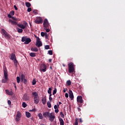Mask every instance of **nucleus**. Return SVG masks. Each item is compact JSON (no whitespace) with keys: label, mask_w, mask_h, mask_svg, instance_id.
<instances>
[{"label":"nucleus","mask_w":125,"mask_h":125,"mask_svg":"<svg viewBox=\"0 0 125 125\" xmlns=\"http://www.w3.org/2000/svg\"><path fill=\"white\" fill-rule=\"evenodd\" d=\"M3 73H4V77L5 79L2 80V83H5L7 80H8V77L7 75V70L6 69V67H3Z\"/></svg>","instance_id":"1"},{"label":"nucleus","mask_w":125,"mask_h":125,"mask_svg":"<svg viewBox=\"0 0 125 125\" xmlns=\"http://www.w3.org/2000/svg\"><path fill=\"white\" fill-rule=\"evenodd\" d=\"M32 95L34 96V103H35V104H39V103L40 102V98H39V95L37 92H32Z\"/></svg>","instance_id":"2"},{"label":"nucleus","mask_w":125,"mask_h":125,"mask_svg":"<svg viewBox=\"0 0 125 125\" xmlns=\"http://www.w3.org/2000/svg\"><path fill=\"white\" fill-rule=\"evenodd\" d=\"M68 72L70 73V74L72 73H74L75 71V67L74 65V63L70 62L68 64Z\"/></svg>","instance_id":"3"},{"label":"nucleus","mask_w":125,"mask_h":125,"mask_svg":"<svg viewBox=\"0 0 125 125\" xmlns=\"http://www.w3.org/2000/svg\"><path fill=\"white\" fill-rule=\"evenodd\" d=\"M1 34H2L3 36H4V38L6 40H10V37L11 36H10V35H9V34H8L7 32L5 31V30H4V29H1Z\"/></svg>","instance_id":"4"},{"label":"nucleus","mask_w":125,"mask_h":125,"mask_svg":"<svg viewBox=\"0 0 125 125\" xmlns=\"http://www.w3.org/2000/svg\"><path fill=\"white\" fill-rule=\"evenodd\" d=\"M21 117H22L21 112L20 111H18L16 116L15 121L20 122V121L21 120Z\"/></svg>","instance_id":"5"},{"label":"nucleus","mask_w":125,"mask_h":125,"mask_svg":"<svg viewBox=\"0 0 125 125\" xmlns=\"http://www.w3.org/2000/svg\"><path fill=\"white\" fill-rule=\"evenodd\" d=\"M17 26L21 29L24 30V29L27 28V26H28V23H27V22H24V25L21 23H18L17 24Z\"/></svg>","instance_id":"6"},{"label":"nucleus","mask_w":125,"mask_h":125,"mask_svg":"<svg viewBox=\"0 0 125 125\" xmlns=\"http://www.w3.org/2000/svg\"><path fill=\"white\" fill-rule=\"evenodd\" d=\"M40 70L41 72H46V65L44 64H41Z\"/></svg>","instance_id":"7"},{"label":"nucleus","mask_w":125,"mask_h":125,"mask_svg":"<svg viewBox=\"0 0 125 125\" xmlns=\"http://www.w3.org/2000/svg\"><path fill=\"white\" fill-rule=\"evenodd\" d=\"M42 22H43V20H42V18L40 17L37 18V20L35 21L36 24H42Z\"/></svg>","instance_id":"8"},{"label":"nucleus","mask_w":125,"mask_h":125,"mask_svg":"<svg viewBox=\"0 0 125 125\" xmlns=\"http://www.w3.org/2000/svg\"><path fill=\"white\" fill-rule=\"evenodd\" d=\"M43 25L44 28H48L49 27V23H48V21L46 19L44 20Z\"/></svg>","instance_id":"9"},{"label":"nucleus","mask_w":125,"mask_h":125,"mask_svg":"<svg viewBox=\"0 0 125 125\" xmlns=\"http://www.w3.org/2000/svg\"><path fill=\"white\" fill-rule=\"evenodd\" d=\"M21 82H22V83H24V84H26V83H27V79H25V75H24L23 74H21Z\"/></svg>","instance_id":"10"},{"label":"nucleus","mask_w":125,"mask_h":125,"mask_svg":"<svg viewBox=\"0 0 125 125\" xmlns=\"http://www.w3.org/2000/svg\"><path fill=\"white\" fill-rule=\"evenodd\" d=\"M77 100L78 103H81V104L83 103V97L82 96H78Z\"/></svg>","instance_id":"11"},{"label":"nucleus","mask_w":125,"mask_h":125,"mask_svg":"<svg viewBox=\"0 0 125 125\" xmlns=\"http://www.w3.org/2000/svg\"><path fill=\"white\" fill-rule=\"evenodd\" d=\"M48 118H49V121L52 122H53V121H54V119H55V115H54V114L51 113Z\"/></svg>","instance_id":"12"},{"label":"nucleus","mask_w":125,"mask_h":125,"mask_svg":"<svg viewBox=\"0 0 125 125\" xmlns=\"http://www.w3.org/2000/svg\"><path fill=\"white\" fill-rule=\"evenodd\" d=\"M50 113L49 112L46 111L43 113V116L44 118H49Z\"/></svg>","instance_id":"13"},{"label":"nucleus","mask_w":125,"mask_h":125,"mask_svg":"<svg viewBox=\"0 0 125 125\" xmlns=\"http://www.w3.org/2000/svg\"><path fill=\"white\" fill-rule=\"evenodd\" d=\"M54 108L55 109V112L57 113L59 112V104H58V105H55L54 106Z\"/></svg>","instance_id":"14"},{"label":"nucleus","mask_w":125,"mask_h":125,"mask_svg":"<svg viewBox=\"0 0 125 125\" xmlns=\"http://www.w3.org/2000/svg\"><path fill=\"white\" fill-rule=\"evenodd\" d=\"M69 98H71V100L74 99V94L71 90H69Z\"/></svg>","instance_id":"15"},{"label":"nucleus","mask_w":125,"mask_h":125,"mask_svg":"<svg viewBox=\"0 0 125 125\" xmlns=\"http://www.w3.org/2000/svg\"><path fill=\"white\" fill-rule=\"evenodd\" d=\"M11 60H14L16 59V55L15 53H12L11 54Z\"/></svg>","instance_id":"16"},{"label":"nucleus","mask_w":125,"mask_h":125,"mask_svg":"<svg viewBox=\"0 0 125 125\" xmlns=\"http://www.w3.org/2000/svg\"><path fill=\"white\" fill-rule=\"evenodd\" d=\"M23 100H24V101H28V100H29V99H30V98H29V97H28L27 94H25L23 95Z\"/></svg>","instance_id":"17"},{"label":"nucleus","mask_w":125,"mask_h":125,"mask_svg":"<svg viewBox=\"0 0 125 125\" xmlns=\"http://www.w3.org/2000/svg\"><path fill=\"white\" fill-rule=\"evenodd\" d=\"M32 42V40H31V39L27 38H26V40H25V42H24L25 44H29L30 42Z\"/></svg>","instance_id":"18"},{"label":"nucleus","mask_w":125,"mask_h":125,"mask_svg":"<svg viewBox=\"0 0 125 125\" xmlns=\"http://www.w3.org/2000/svg\"><path fill=\"white\" fill-rule=\"evenodd\" d=\"M9 22H10V23H11L12 25H17V22L11 19H9Z\"/></svg>","instance_id":"19"},{"label":"nucleus","mask_w":125,"mask_h":125,"mask_svg":"<svg viewBox=\"0 0 125 125\" xmlns=\"http://www.w3.org/2000/svg\"><path fill=\"white\" fill-rule=\"evenodd\" d=\"M36 45L38 47H41V46H42V43L41 41L39 42H36Z\"/></svg>","instance_id":"20"},{"label":"nucleus","mask_w":125,"mask_h":125,"mask_svg":"<svg viewBox=\"0 0 125 125\" xmlns=\"http://www.w3.org/2000/svg\"><path fill=\"white\" fill-rule=\"evenodd\" d=\"M42 102L43 105H45L46 103V98L45 97L42 98Z\"/></svg>","instance_id":"21"},{"label":"nucleus","mask_w":125,"mask_h":125,"mask_svg":"<svg viewBox=\"0 0 125 125\" xmlns=\"http://www.w3.org/2000/svg\"><path fill=\"white\" fill-rule=\"evenodd\" d=\"M59 121H60V125H64V120H63V119L62 118H60Z\"/></svg>","instance_id":"22"},{"label":"nucleus","mask_w":125,"mask_h":125,"mask_svg":"<svg viewBox=\"0 0 125 125\" xmlns=\"http://www.w3.org/2000/svg\"><path fill=\"white\" fill-rule=\"evenodd\" d=\"M31 51H34V52H38V51H39V49H38L37 47L31 48Z\"/></svg>","instance_id":"23"},{"label":"nucleus","mask_w":125,"mask_h":125,"mask_svg":"<svg viewBox=\"0 0 125 125\" xmlns=\"http://www.w3.org/2000/svg\"><path fill=\"white\" fill-rule=\"evenodd\" d=\"M73 125H79V118L75 119V122Z\"/></svg>","instance_id":"24"},{"label":"nucleus","mask_w":125,"mask_h":125,"mask_svg":"<svg viewBox=\"0 0 125 125\" xmlns=\"http://www.w3.org/2000/svg\"><path fill=\"white\" fill-rule=\"evenodd\" d=\"M38 117L40 120H42V119H43V116H42V114L41 113L38 114Z\"/></svg>","instance_id":"25"},{"label":"nucleus","mask_w":125,"mask_h":125,"mask_svg":"<svg viewBox=\"0 0 125 125\" xmlns=\"http://www.w3.org/2000/svg\"><path fill=\"white\" fill-rule=\"evenodd\" d=\"M29 55L31 57H36V53L31 52L29 54Z\"/></svg>","instance_id":"26"},{"label":"nucleus","mask_w":125,"mask_h":125,"mask_svg":"<svg viewBox=\"0 0 125 125\" xmlns=\"http://www.w3.org/2000/svg\"><path fill=\"white\" fill-rule=\"evenodd\" d=\"M25 5L27 7H31V3L29 2H26Z\"/></svg>","instance_id":"27"},{"label":"nucleus","mask_w":125,"mask_h":125,"mask_svg":"<svg viewBox=\"0 0 125 125\" xmlns=\"http://www.w3.org/2000/svg\"><path fill=\"white\" fill-rule=\"evenodd\" d=\"M27 37H23L21 38V42H26V40H27Z\"/></svg>","instance_id":"28"},{"label":"nucleus","mask_w":125,"mask_h":125,"mask_svg":"<svg viewBox=\"0 0 125 125\" xmlns=\"http://www.w3.org/2000/svg\"><path fill=\"white\" fill-rule=\"evenodd\" d=\"M66 84H67V85L70 86V85H71V84H72V82H71V80L67 81L66 82Z\"/></svg>","instance_id":"29"},{"label":"nucleus","mask_w":125,"mask_h":125,"mask_svg":"<svg viewBox=\"0 0 125 125\" xmlns=\"http://www.w3.org/2000/svg\"><path fill=\"white\" fill-rule=\"evenodd\" d=\"M13 61H14L15 66L16 67H17V63H18V62L17 61V60H16V59H15V60H13Z\"/></svg>","instance_id":"30"},{"label":"nucleus","mask_w":125,"mask_h":125,"mask_svg":"<svg viewBox=\"0 0 125 125\" xmlns=\"http://www.w3.org/2000/svg\"><path fill=\"white\" fill-rule=\"evenodd\" d=\"M26 116L27 118H30V117H31V113H30V112H26Z\"/></svg>","instance_id":"31"},{"label":"nucleus","mask_w":125,"mask_h":125,"mask_svg":"<svg viewBox=\"0 0 125 125\" xmlns=\"http://www.w3.org/2000/svg\"><path fill=\"white\" fill-rule=\"evenodd\" d=\"M17 29V31L19 33H23V29H20L19 28H18Z\"/></svg>","instance_id":"32"},{"label":"nucleus","mask_w":125,"mask_h":125,"mask_svg":"<svg viewBox=\"0 0 125 125\" xmlns=\"http://www.w3.org/2000/svg\"><path fill=\"white\" fill-rule=\"evenodd\" d=\"M56 92H57V89H56V88H55L54 90H53V95H55V94H56Z\"/></svg>","instance_id":"33"},{"label":"nucleus","mask_w":125,"mask_h":125,"mask_svg":"<svg viewBox=\"0 0 125 125\" xmlns=\"http://www.w3.org/2000/svg\"><path fill=\"white\" fill-rule=\"evenodd\" d=\"M22 106L23 108H26V107H27V104H26V103L23 102L22 103Z\"/></svg>","instance_id":"34"},{"label":"nucleus","mask_w":125,"mask_h":125,"mask_svg":"<svg viewBox=\"0 0 125 125\" xmlns=\"http://www.w3.org/2000/svg\"><path fill=\"white\" fill-rule=\"evenodd\" d=\"M46 34H47L46 32L44 33L43 32H42L41 33L42 37H44Z\"/></svg>","instance_id":"35"},{"label":"nucleus","mask_w":125,"mask_h":125,"mask_svg":"<svg viewBox=\"0 0 125 125\" xmlns=\"http://www.w3.org/2000/svg\"><path fill=\"white\" fill-rule=\"evenodd\" d=\"M47 107H48V108H50L51 107V104L49 102H48L47 103Z\"/></svg>","instance_id":"36"},{"label":"nucleus","mask_w":125,"mask_h":125,"mask_svg":"<svg viewBox=\"0 0 125 125\" xmlns=\"http://www.w3.org/2000/svg\"><path fill=\"white\" fill-rule=\"evenodd\" d=\"M37 83V81H36V79H33L32 81V85H35Z\"/></svg>","instance_id":"37"},{"label":"nucleus","mask_w":125,"mask_h":125,"mask_svg":"<svg viewBox=\"0 0 125 125\" xmlns=\"http://www.w3.org/2000/svg\"><path fill=\"white\" fill-rule=\"evenodd\" d=\"M41 42V39L39 37H36V42Z\"/></svg>","instance_id":"38"},{"label":"nucleus","mask_w":125,"mask_h":125,"mask_svg":"<svg viewBox=\"0 0 125 125\" xmlns=\"http://www.w3.org/2000/svg\"><path fill=\"white\" fill-rule=\"evenodd\" d=\"M17 82L18 83H20V77H17Z\"/></svg>","instance_id":"39"},{"label":"nucleus","mask_w":125,"mask_h":125,"mask_svg":"<svg viewBox=\"0 0 125 125\" xmlns=\"http://www.w3.org/2000/svg\"><path fill=\"white\" fill-rule=\"evenodd\" d=\"M48 54H49V55H52L53 54V52H52V50H49L48 51Z\"/></svg>","instance_id":"40"},{"label":"nucleus","mask_w":125,"mask_h":125,"mask_svg":"<svg viewBox=\"0 0 125 125\" xmlns=\"http://www.w3.org/2000/svg\"><path fill=\"white\" fill-rule=\"evenodd\" d=\"M60 116L62 118H63V119H64V118L65 117L64 114H63V112H62L60 113Z\"/></svg>","instance_id":"41"},{"label":"nucleus","mask_w":125,"mask_h":125,"mask_svg":"<svg viewBox=\"0 0 125 125\" xmlns=\"http://www.w3.org/2000/svg\"><path fill=\"white\" fill-rule=\"evenodd\" d=\"M49 47H50L49 45H46L44 46L45 49H49Z\"/></svg>","instance_id":"42"},{"label":"nucleus","mask_w":125,"mask_h":125,"mask_svg":"<svg viewBox=\"0 0 125 125\" xmlns=\"http://www.w3.org/2000/svg\"><path fill=\"white\" fill-rule=\"evenodd\" d=\"M14 14H15L14 11H11L10 12V15H12V16H13V15H14Z\"/></svg>","instance_id":"43"},{"label":"nucleus","mask_w":125,"mask_h":125,"mask_svg":"<svg viewBox=\"0 0 125 125\" xmlns=\"http://www.w3.org/2000/svg\"><path fill=\"white\" fill-rule=\"evenodd\" d=\"M6 92L8 94V95H11V92H10L9 90H6Z\"/></svg>","instance_id":"44"},{"label":"nucleus","mask_w":125,"mask_h":125,"mask_svg":"<svg viewBox=\"0 0 125 125\" xmlns=\"http://www.w3.org/2000/svg\"><path fill=\"white\" fill-rule=\"evenodd\" d=\"M51 90H52V89L51 88H49L48 90V93H51Z\"/></svg>","instance_id":"45"},{"label":"nucleus","mask_w":125,"mask_h":125,"mask_svg":"<svg viewBox=\"0 0 125 125\" xmlns=\"http://www.w3.org/2000/svg\"><path fill=\"white\" fill-rule=\"evenodd\" d=\"M32 10V8H30V7H28L27 9V12H31V11Z\"/></svg>","instance_id":"46"},{"label":"nucleus","mask_w":125,"mask_h":125,"mask_svg":"<svg viewBox=\"0 0 125 125\" xmlns=\"http://www.w3.org/2000/svg\"><path fill=\"white\" fill-rule=\"evenodd\" d=\"M45 30L47 33H49L50 31V29H49V28H45Z\"/></svg>","instance_id":"47"},{"label":"nucleus","mask_w":125,"mask_h":125,"mask_svg":"<svg viewBox=\"0 0 125 125\" xmlns=\"http://www.w3.org/2000/svg\"><path fill=\"white\" fill-rule=\"evenodd\" d=\"M12 19H13V20H15V21H17V19L14 17H12Z\"/></svg>","instance_id":"48"},{"label":"nucleus","mask_w":125,"mask_h":125,"mask_svg":"<svg viewBox=\"0 0 125 125\" xmlns=\"http://www.w3.org/2000/svg\"><path fill=\"white\" fill-rule=\"evenodd\" d=\"M65 96L66 98H68V97H69V94H68V93H65Z\"/></svg>","instance_id":"49"},{"label":"nucleus","mask_w":125,"mask_h":125,"mask_svg":"<svg viewBox=\"0 0 125 125\" xmlns=\"http://www.w3.org/2000/svg\"><path fill=\"white\" fill-rule=\"evenodd\" d=\"M8 18H12V16L11 15H10V14L8 15Z\"/></svg>","instance_id":"50"},{"label":"nucleus","mask_w":125,"mask_h":125,"mask_svg":"<svg viewBox=\"0 0 125 125\" xmlns=\"http://www.w3.org/2000/svg\"><path fill=\"white\" fill-rule=\"evenodd\" d=\"M45 38L46 39H48V35H47V33H46V34L45 35Z\"/></svg>","instance_id":"51"},{"label":"nucleus","mask_w":125,"mask_h":125,"mask_svg":"<svg viewBox=\"0 0 125 125\" xmlns=\"http://www.w3.org/2000/svg\"><path fill=\"white\" fill-rule=\"evenodd\" d=\"M8 105H11V101L10 100L8 101Z\"/></svg>","instance_id":"52"},{"label":"nucleus","mask_w":125,"mask_h":125,"mask_svg":"<svg viewBox=\"0 0 125 125\" xmlns=\"http://www.w3.org/2000/svg\"><path fill=\"white\" fill-rule=\"evenodd\" d=\"M49 101H50V102H52V97H49Z\"/></svg>","instance_id":"53"},{"label":"nucleus","mask_w":125,"mask_h":125,"mask_svg":"<svg viewBox=\"0 0 125 125\" xmlns=\"http://www.w3.org/2000/svg\"><path fill=\"white\" fill-rule=\"evenodd\" d=\"M14 7L15 9V10H18V8H17V7L16 6V5H14Z\"/></svg>","instance_id":"54"},{"label":"nucleus","mask_w":125,"mask_h":125,"mask_svg":"<svg viewBox=\"0 0 125 125\" xmlns=\"http://www.w3.org/2000/svg\"><path fill=\"white\" fill-rule=\"evenodd\" d=\"M33 13H34V14H38V13L36 11H33Z\"/></svg>","instance_id":"55"},{"label":"nucleus","mask_w":125,"mask_h":125,"mask_svg":"<svg viewBox=\"0 0 125 125\" xmlns=\"http://www.w3.org/2000/svg\"><path fill=\"white\" fill-rule=\"evenodd\" d=\"M80 122H81V123H83V119H82V118H80Z\"/></svg>","instance_id":"56"},{"label":"nucleus","mask_w":125,"mask_h":125,"mask_svg":"<svg viewBox=\"0 0 125 125\" xmlns=\"http://www.w3.org/2000/svg\"><path fill=\"white\" fill-rule=\"evenodd\" d=\"M77 109H78L79 112H80V111H81V108H80V107H78Z\"/></svg>","instance_id":"57"},{"label":"nucleus","mask_w":125,"mask_h":125,"mask_svg":"<svg viewBox=\"0 0 125 125\" xmlns=\"http://www.w3.org/2000/svg\"><path fill=\"white\" fill-rule=\"evenodd\" d=\"M49 97H51V96H52V94L51 93H49Z\"/></svg>","instance_id":"58"},{"label":"nucleus","mask_w":125,"mask_h":125,"mask_svg":"<svg viewBox=\"0 0 125 125\" xmlns=\"http://www.w3.org/2000/svg\"><path fill=\"white\" fill-rule=\"evenodd\" d=\"M52 60L51 59H50L49 60V62H52Z\"/></svg>","instance_id":"59"},{"label":"nucleus","mask_w":125,"mask_h":125,"mask_svg":"<svg viewBox=\"0 0 125 125\" xmlns=\"http://www.w3.org/2000/svg\"><path fill=\"white\" fill-rule=\"evenodd\" d=\"M61 104H62V103H61V102H59V105H61Z\"/></svg>","instance_id":"60"},{"label":"nucleus","mask_w":125,"mask_h":125,"mask_svg":"<svg viewBox=\"0 0 125 125\" xmlns=\"http://www.w3.org/2000/svg\"><path fill=\"white\" fill-rule=\"evenodd\" d=\"M63 91L64 93L66 92V89H64Z\"/></svg>","instance_id":"61"},{"label":"nucleus","mask_w":125,"mask_h":125,"mask_svg":"<svg viewBox=\"0 0 125 125\" xmlns=\"http://www.w3.org/2000/svg\"><path fill=\"white\" fill-rule=\"evenodd\" d=\"M13 84H14V85H15H15H16V83H14Z\"/></svg>","instance_id":"62"},{"label":"nucleus","mask_w":125,"mask_h":125,"mask_svg":"<svg viewBox=\"0 0 125 125\" xmlns=\"http://www.w3.org/2000/svg\"><path fill=\"white\" fill-rule=\"evenodd\" d=\"M15 88H16V89L17 88V87L16 86V85L15 86Z\"/></svg>","instance_id":"63"},{"label":"nucleus","mask_w":125,"mask_h":125,"mask_svg":"<svg viewBox=\"0 0 125 125\" xmlns=\"http://www.w3.org/2000/svg\"><path fill=\"white\" fill-rule=\"evenodd\" d=\"M50 69H52V67L51 66H50Z\"/></svg>","instance_id":"64"}]
</instances>
